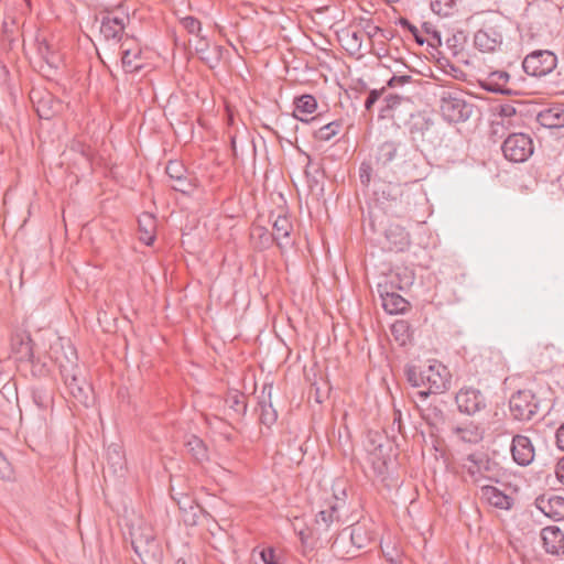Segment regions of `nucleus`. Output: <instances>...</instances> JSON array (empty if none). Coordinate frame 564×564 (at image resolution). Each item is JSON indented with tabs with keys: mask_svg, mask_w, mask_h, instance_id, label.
<instances>
[{
	"mask_svg": "<svg viewBox=\"0 0 564 564\" xmlns=\"http://www.w3.org/2000/svg\"><path fill=\"white\" fill-rule=\"evenodd\" d=\"M509 79L510 75L505 70L490 72L486 79L484 80L482 87L491 93L511 95L513 93V89L507 86Z\"/></svg>",
	"mask_w": 564,
	"mask_h": 564,
	"instance_id": "20",
	"label": "nucleus"
},
{
	"mask_svg": "<svg viewBox=\"0 0 564 564\" xmlns=\"http://www.w3.org/2000/svg\"><path fill=\"white\" fill-rule=\"evenodd\" d=\"M276 411L272 408L271 404H261L260 421L262 424L270 426L276 421Z\"/></svg>",
	"mask_w": 564,
	"mask_h": 564,
	"instance_id": "39",
	"label": "nucleus"
},
{
	"mask_svg": "<svg viewBox=\"0 0 564 564\" xmlns=\"http://www.w3.org/2000/svg\"><path fill=\"white\" fill-rule=\"evenodd\" d=\"M171 186L173 189L178 191L184 194L189 193L193 188V185L186 175H183L180 178H176Z\"/></svg>",
	"mask_w": 564,
	"mask_h": 564,
	"instance_id": "44",
	"label": "nucleus"
},
{
	"mask_svg": "<svg viewBox=\"0 0 564 564\" xmlns=\"http://www.w3.org/2000/svg\"><path fill=\"white\" fill-rule=\"evenodd\" d=\"M197 41L195 43V51L198 55H200L202 53H207L208 52V47H209V42L206 40L205 36H197Z\"/></svg>",
	"mask_w": 564,
	"mask_h": 564,
	"instance_id": "51",
	"label": "nucleus"
},
{
	"mask_svg": "<svg viewBox=\"0 0 564 564\" xmlns=\"http://www.w3.org/2000/svg\"><path fill=\"white\" fill-rule=\"evenodd\" d=\"M538 121L541 126L549 129H560L564 127V106L553 105L541 110L538 115Z\"/></svg>",
	"mask_w": 564,
	"mask_h": 564,
	"instance_id": "21",
	"label": "nucleus"
},
{
	"mask_svg": "<svg viewBox=\"0 0 564 564\" xmlns=\"http://www.w3.org/2000/svg\"><path fill=\"white\" fill-rule=\"evenodd\" d=\"M39 52L46 59L47 63H53V61H51V58L48 57L50 46L47 44H40Z\"/></svg>",
	"mask_w": 564,
	"mask_h": 564,
	"instance_id": "56",
	"label": "nucleus"
},
{
	"mask_svg": "<svg viewBox=\"0 0 564 564\" xmlns=\"http://www.w3.org/2000/svg\"><path fill=\"white\" fill-rule=\"evenodd\" d=\"M349 538L351 545L358 551L367 547L372 541V533L365 523L357 522L346 529L337 536L332 545L335 554L355 557L356 554L344 550L345 539Z\"/></svg>",
	"mask_w": 564,
	"mask_h": 564,
	"instance_id": "3",
	"label": "nucleus"
},
{
	"mask_svg": "<svg viewBox=\"0 0 564 564\" xmlns=\"http://www.w3.org/2000/svg\"><path fill=\"white\" fill-rule=\"evenodd\" d=\"M293 230V225L290 218L285 215H279L273 221V232L272 238L273 241L276 242L279 248L289 247L292 245L291 232Z\"/></svg>",
	"mask_w": 564,
	"mask_h": 564,
	"instance_id": "17",
	"label": "nucleus"
},
{
	"mask_svg": "<svg viewBox=\"0 0 564 564\" xmlns=\"http://www.w3.org/2000/svg\"><path fill=\"white\" fill-rule=\"evenodd\" d=\"M226 404L237 414L243 415L247 411L246 395L237 390L229 391L226 395Z\"/></svg>",
	"mask_w": 564,
	"mask_h": 564,
	"instance_id": "33",
	"label": "nucleus"
},
{
	"mask_svg": "<svg viewBox=\"0 0 564 564\" xmlns=\"http://www.w3.org/2000/svg\"><path fill=\"white\" fill-rule=\"evenodd\" d=\"M32 400L39 409H47L53 402L52 391L44 387H34L32 389Z\"/></svg>",
	"mask_w": 564,
	"mask_h": 564,
	"instance_id": "34",
	"label": "nucleus"
},
{
	"mask_svg": "<svg viewBox=\"0 0 564 564\" xmlns=\"http://www.w3.org/2000/svg\"><path fill=\"white\" fill-rule=\"evenodd\" d=\"M371 174L372 166L367 162H362L359 166V180L364 186L368 187L370 185L372 181Z\"/></svg>",
	"mask_w": 564,
	"mask_h": 564,
	"instance_id": "43",
	"label": "nucleus"
},
{
	"mask_svg": "<svg viewBox=\"0 0 564 564\" xmlns=\"http://www.w3.org/2000/svg\"><path fill=\"white\" fill-rule=\"evenodd\" d=\"M140 240L150 246L154 241L155 219L150 214H143L139 220Z\"/></svg>",
	"mask_w": 564,
	"mask_h": 564,
	"instance_id": "29",
	"label": "nucleus"
},
{
	"mask_svg": "<svg viewBox=\"0 0 564 564\" xmlns=\"http://www.w3.org/2000/svg\"><path fill=\"white\" fill-rule=\"evenodd\" d=\"M108 466L115 474L122 473L126 468V457L121 445L110 444L106 451Z\"/></svg>",
	"mask_w": 564,
	"mask_h": 564,
	"instance_id": "27",
	"label": "nucleus"
},
{
	"mask_svg": "<svg viewBox=\"0 0 564 564\" xmlns=\"http://www.w3.org/2000/svg\"><path fill=\"white\" fill-rule=\"evenodd\" d=\"M382 300V306L389 314L404 313L409 306V303L398 293L386 292L380 293Z\"/></svg>",
	"mask_w": 564,
	"mask_h": 564,
	"instance_id": "26",
	"label": "nucleus"
},
{
	"mask_svg": "<svg viewBox=\"0 0 564 564\" xmlns=\"http://www.w3.org/2000/svg\"><path fill=\"white\" fill-rule=\"evenodd\" d=\"M541 540L547 554L564 555V532L556 525L545 527L541 530Z\"/></svg>",
	"mask_w": 564,
	"mask_h": 564,
	"instance_id": "15",
	"label": "nucleus"
},
{
	"mask_svg": "<svg viewBox=\"0 0 564 564\" xmlns=\"http://www.w3.org/2000/svg\"><path fill=\"white\" fill-rule=\"evenodd\" d=\"M447 73L451 74L454 78H458L459 74H463V72L454 65H449V70H447Z\"/></svg>",
	"mask_w": 564,
	"mask_h": 564,
	"instance_id": "57",
	"label": "nucleus"
},
{
	"mask_svg": "<svg viewBox=\"0 0 564 564\" xmlns=\"http://www.w3.org/2000/svg\"><path fill=\"white\" fill-rule=\"evenodd\" d=\"M557 65V57L551 51H534L528 54L523 62V70L534 77L545 76L554 70Z\"/></svg>",
	"mask_w": 564,
	"mask_h": 564,
	"instance_id": "8",
	"label": "nucleus"
},
{
	"mask_svg": "<svg viewBox=\"0 0 564 564\" xmlns=\"http://www.w3.org/2000/svg\"><path fill=\"white\" fill-rule=\"evenodd\" d=\"M421 379L425 380L427 390L419 391L417 394L420 398L425 399L432 393H442L449 389L452 375L446 366L435 361L424 370H421Z\"/></svg>",
	"mask_w": 564,
	"mask_h": 564,
	"instance_id": "4",
	"label": "nucleus"
},
{
	"mask_svg": "<svg viewBox=\"0 0 564 564\" xmlns=\"http://www.w3.org/2000/svg\"><path fill=\"white\" fill-rule=\"evenodd\" d=\"M409 210H410L409 207H400V208H398V206H395V208H393V213L395 215H398V216H403V215L408 214Z\"/></svg>",
	"mask_w": 564,
	"mask_h": 564,
	"instance_id": "58",
	"label": "nucleus"
},
{
	"mask_svg": "<svg viewBox=\"0 0 564 564\" xmlns=\"http://www.w3.org/2000/svg\"><path fill=\"white\" fill-rule=\"evenodd\" d=\"M501 150L508 161L522 163L533 154V141L525 133H511L503 141Z\"/></svg>",
	"mask_w": 564,
	"mask_h": 564,
	"instance_id": "6",
	"label": "nucleus"
},
{
	"mask_svg": "<svg viewBox=\"0 0 564 564\" xmlns=\"http://www.w3.org/2000/svg\"><path fill=\"white\" fill-rule=\"evenodd\" d=\"M65 386L69 394L76 402L88 406L91 400V388L84 380H79L75 375L65 377Z\"/></svg>",
	"mask_w": 564,
	"mask_h": 564,
	"instance_id": "18",
	"label": "nucleus"
},
{
	"mask_svg": "<svg viewBox=\"0 0 564 564\" xmlns=\"http://www.w3.org/2000/svg\"><path fill=\"white\" fill-rule=\"evenodd\" d=\"M454 434L463 442L476 444L482 440V432L478 426L473 424L466 426H457L453 430Z\"/></svg>",
	"mask_w": 564,
	"mask_h": 564,
	"instance_id": "32",
	"label": "nucleus"
},
{
	"mask_svg": "<svg viewBox=\"0 0 564 564\" xmlns=\"http://www.w3.org/2000/svg\"><path fill=\"white\" fill-rule=\"evenodd\" d=\"M131 545L142 564H162L163 550L149 525L131 527Z\"/></svg>",
	"mask_w": 564,
	"mask_h": 564,
	"instance_id": "1",
	"label": "nucleus"
},
{
	"mask_svg": "<svg viewBox=\"0 0 564 564\" xmlns=\"http://www.w3.org/2000/svg\"><path fill=\"white\" fill-rule=\"evenodd\" d=\"M494 465L495 463L482 452H475L462 458V468L473 478L474 482L486 479Z\"/></svg>",
	"mask_w": 564,
	"mask_h": 564,
	"instance_id": "9",
	"label": "nucleus"
},
{
	"mask_svg": "<svg viewBox=\"0 0 564 564\" xmlns=\"http://www.w3.org/2000/svg\"><path fill=\"white\" fill-rule=\"evenodd\" d=\"M511 454L519 466H528L534 459V446L525 435H514L511 442Z\"/></svg>",
	"mask_w": 564,
	"mask_h": 564,
	"instance_id": "14",
	"label": "nucleus"
},
{
	"mask_svg": "<svg viewBox=\"0 0 564 564\" xmlns=\"http://www.w3.org/2000/svg\"><path fill=\"white\" fill-rule=\"evenodd\" d=\"M398 102H399V97H397V96H391V98L388 99L389 107H392L393 105H395Z\"/></svg>",
	"mask_w": 564,
	"mask_h": 564,
	"instance_id": "59",
	"label": "nucleus"
},
{
	"mask_svg": "<svg viewBox=\"0 0 564 564\" xmlns=\"http://www.w3.org/2000/svg\"><path fill=\"white\" fill-rule=\"evenodd\" d=\"M538 362L543 370L564 366V350L554 344H547L539 352Z\"/></svg>",
	"mask_w": 564,
	"mask_h": 564,
	"instance_id": "19",
	"label": "nucleus"
},
{
	"mask_svg": "<svg viewBox=\"0 0 564 564\" xmlns=\"http://www.w3.org/2000/svg\"><path fill=\"white\" fill-rule=\"evenodd\" d=\"M406 378H408V381H409L413 387H421V386H425V380H422V379H421V371H417L414 367L409 368V369L406 370Z\"/></svg>",
	"mask_w": 564,
	"mask_h": 564,
	"instance_id": "45",
	"label": "nucleus"
},
{
	"mask_svg": "<svg viewBox=\"0 0 564 564\" xmlns=\"http://www.w3.org/2000/svg\"><path fill=\"white\" fill-rule=\"evenodd\" d=\"M511 416L517 421H530L538 413L539 401L530 390H519L509 400Z\"/></svg>",
	"mask_w": 564,
	"mask_h": 564,
	"instance_id": "7",
	"label": "nucleus"
},
{
	"mask_svg": "<svg viewBox=\"0 0 564 564\" xmlns=\"http://www.w3.org/2000/svg\"><path fill=\"white\" fill-rule=\"evenodd\" d=\"M251 239L254 240L257 247L267 249L273 243L272 235L262 226H256L251 230Z\"/></svg>",
	"mask_w": 564,
	"mask_h": 564,
	"instance_id": "35",
	"label": "nucleus"
},
{
	"mask_svg": "<svg viewBox=\"0 0 564 564\" xmlns=\"http://www.w3.org/2000/svg\"><path fill=\"white\" fill-rule=\"evenodd\" d=\"M187 452L197 463L208 459V451L205 443L197 436L191 435L185 443Z\"/></svg>",
	"mask_w": 564,
	"mask_h": 564,
	"instance_id": "30",
	"label": "nucleus"
},
{
	"mask_svg": "<svg viewBox=\"0 0 564 564\" xmlns=\"http://www.w3.org/2000/svg\"><path fill=\"white\" fill-rule=\"evenodd\" d=\"M402 148V144L397 141H386L381 143L376 151V163L381 166H387L400 155Z\"/></svg>",
	"mask_w": 564,
	"mask_h": 564,
	"instance_id": "22",
	"label": "nucleus"
},
{
	"mask_svg": "<svg viewBox=\"0 0 564 564\" xmlns=\"http://www.w3.org/2000/svg\"><path fill=\"white\" fill-rule=\"evenodd\" d=\"M441 113L448 122H465L473 113L474 106L460 91H443L441 95Z\"/></svg>",
	"mask_w": 564,
	"mask_h": 564,
	"instance_id": "2",
	"label": "nucleus"
},
{
	"mask_svg": "<svg viewBox=\"0 0 564 564\" xmlns=\"http://www.w3.org/2000/svg\"><path fill=\"white\" fill-rule=\"evenodd\" d=\"M411 79H412V77L409 75H401V76L394 75L388 80V86L391 88L403 86V85L410 83Z\"/></svg>",
	"mask_w": 564,
	"mask_h": 564,
	"instance_id": "48",
	"label": "nucleus"
},
{
	"mask_svg": "<svg viewBox=\"0 0 564 564\" xmlns=\"http://www.w3.org/2000/svg\"><path fill=\"white\" fill-rule=\"evenodd\" d=\"M481 495L488 503L496 508L509 509L511 506L510 498L494 486H482Z\"/></svg>",
	"mask_w": 564,
	"mask_h": 564,
	"instance_id": "28",
	"label": "nucleus"
},
{
	"mask_svg": "<svg viewBox=\"0 0 564 564\" xmlns=\"http://www.w3.org/2000/svg\"><path fill=\"white\" fill-rule=\"evenodd\" d=\"M339 521V501L329 505L327 509L321 510L316 516V524L323 525L324 529H328L330 524Z\"/></svg>",
	"mask_w": 564,
	"mask_h": 564,
	"instance_id": "31",
	"label": "nucleus"
},
{
	"mask_svg": "<svg viewBox=\"0 0 564 564\" xmlns=\"http://www.w3.org/2000/svg\"><path fill=\"white\" fill-rule=\"evenodd\" d=\"M294 118L308 122L303 116L312 115L317 109V101L312 95H302L294 99Z\"/></svg>",
	"mask_w": 564,
	"mask_h": 564,
	"instance_id": "25",
	"label": "nucleus"
},
{
	"mask_svg": "<svg viewBox=\"0 0 564 564\" xmlns=\"http://www.w3.org/2000/svg\"><path fill=\"white\" fill-rule=\"evenodd\" d=\"M12 350L20 361L33 364L34 354L32 348V340L29 336H15L12 339Z\"/></svg>",
	"mask_w": 564,
	"mask_h": 564,
	"instance_id": "24",
	"label": "nucleus"
},
{
	"mask_svg": "<svg viewBox=\"0 0 564 564\" xmlns=\"http://www.w3.org/2000/svg\"><path fill=\"white\" fill-rule=\"evenodd\" d=\"M121 63L124 72L135 73L142 68L141 51L139 47L127 46V41L121 44Z\"/></svg>",
	"mask_w": 564,
	"mask_h": 564,
	"instance_id": "23",
	"label": "nucleus"
},
{
	"mask_svg": "<svg viewBox=\"0 0 564 564\" xmlns=\"http://www.w3.org/2000/svg\"><path fill=\"white\" fill-rule=\"evenodd\" d=\"M517 115V109L511 104H503L499 106L498 116L501 118L502 124H510L511 118Z\"/></svg>",
	"mask_w": 564,
	"mask_h": 564,
	"instance_id": "40",
	"label": "nucleus"
},
{
	"mask_svg": "<svg viewBox=\"0 0 564 564\" xmlns=\"http://www.w3.org/2000/svg\"><path fill=\"white\" fill-rule=\"evenodd\" d=\"M261 557L265 564H279L273 549L263 550Z\"/></svg>",
	"mask_w": 564,
	"mask_h": 564,
	"instance_id": "52",
	"label": "nucleus"
},
{
	"mask_svg": "<svg viewBox=\"0 0 564 564\" xmlns=\"http://www.w3.org/2000/svg\"><path fill=\"white\" fill-rule=\"evenodd\" d=\"M12 470L10 463L7 460V458L2 455L0 452V477L2 479H9L11 477Z\"/></svg>",
	"mask_w": 564,
	"mask_h": 564,
	"instance_id": "47",
	"label": "nucleus"
},
{
	"mask_svg": "<svg viewBox=\"0 0 564 564\" xmlns=\"http://www.w3.org/2000/svg\"><path fill=\"white\" fill-rule=\"evenodd\" d=\"M382 195L383 197H391L393 200H397L398 197L401 198V203L403 202V199L405 200V203L409 205L410 204V200H411V195L406 194H402V193H398V188L397 187H391L389 186V193H386L384 191H382Z\"/></svg>",
	"mask_w": 564,
	"mask_h": 564,
	"instance_id": "46",
	"label": "nucleus"
},
{
	"mask_svg": "<svg viewBox=\"0 0 564 564\" xmlns=\"http://www.w3.org/2000/svg\"><path fill=\"white\" fill-rule=\"evenodd\" d=\"M82 153H83L85 156H87V158H88V153L85 151V149H84V148H82Z\"/></svg>",
	"mask_w": 564,
	"mask_h": 564,
	"instance_id": "60",
	"label": "nucleus"
},
{
	"mask_svg": "<svg viewBox=\"0 0 564 564\" xmlns=\"http://www.w3.org/2000/svg\"><path fill=\"white\" fill-rule=\"evenodd\" d=\"M408 330V325L405 322H397L392 325V333L393 334H401L404 335Z\"/></svg>",
	"mask_w": 564,
	"mask_h": 564,
	"instance_id": "53",
	"label": "nucleus"
},
{
	"mask_svg": "<svg viewBox=\"0 0 564 564\" xmlns=\"http://www.w3.org/2000/svg\"><path fill=\"white\" fill-rule=\"evenodd\" d=\"M400 25L404 29H408L414 35L417 43H424L423 39L419 36V30L413 24H411L406 19H400Z\"/></svg>",
	"mask_w": 564,
	"mask_h": 564,
	"instance_id": "50",
	"label": "nucleus"
},
{
	"mask_svg": "<svg viewBox=\"0 0 564 564\" xmlns=\"http://www.w3.org/2000/svg\"><path fill=\"white\" fill-rule=\"evenodd\" d=\"M341 128L340 121H332L329 123L324 124L321 127L316 133L315 137L321 141H329L333 137H335Z\"/></svg>",
	"mask_w": 564,
	"mask_h": 564,
	"instance_id": "37",
	"label": "nucleus"
},
{
	"mask_svg": "<svg viewBox=\"0 0 564 564\" xmlns=\"http://www.w3.org/2000/svg\"><path fill=\"white\" fill-rule=\"evenodd\" d=\"M556 444L564 452V423L556 431Z\"/></svg>",
	"mask_w": 564,
	"mask_h": 564,
	"instance_id": "55",
	"label": "nucleus"
},
{
	"mask_svg": "<svg viewBox=\"0 0 564 564\" xmlns=\"http://www.w3.org/2000/svg\"><path fill=\"white\" fill-rule=\"evenodd\" d=\"M459 412L473 415L486 406L484 394L473 387L462 388L455 397Z\"/></svg>",
	"mask_w": 564,
	"mask_h": 564,
	"instance_id": "10",
	"label": "nucleus"
},
{
	"mask_svg": "<svg viewBox=\"0 0 564 564\" xmlns=\"http://www.w3.org/2000/svg\"><path fill=\"white\" fill-rule=\"evenodd\" d=\"M456 8V0H431V9L440 17L451 15Z\"/></svg>",
	"mask_w": 564,
	"mask_h": 564,
	"instance_id": "36",
	"label": "nucleus"
},
{
	"mask_svg": "<svg viewBox=\"0 0 564 564\" xmlns=\"http://www.w3.org/2000/svg\"><path fill=\"white\" fill-rule=\"evenodd\" d=\"M221 52H223V47L216 45L212 50L208 47V52L207 53H202L199 55V57L210 68H215L219 64V62H220Z\"/></svg>",
	"mask_w": 564,
	"mask_h": 564,
	"instance_id": "38",
	"label": "nucleus"
},
{
	"mask_svg": "<svg viewBox=\"0 0 564 564\" xmlns=\"http://www.w3.org/2000/svg\"><path fill=\"white\" fill-rule=\"evenodd\" d=\"M166 174L172 181H175L185 175V167L177 161H170L166 165Z\"/></svg>",
	"mask_w": 564,
	"mask_h": 564,
	"instance_id": "42",
	"label": "nucleus"
},
{
	"mask_svg": "<svg viewBox=\"0 0 564 564\" xmlns=\"http://www.w3.org/2000/svg\"><path fill=\"white\" fill-rule=\"evenodd\" d=\"M555 474L558 481L564 485V457L557 462Z\"/></svg>",
	"mask_w": 564,
	"mask_h": 564,
	"instance_id": "54",
	"label": "nucleus"
},
{
	"mask_svg": "<svg viewBox=\"0 0 564 564\" xmlns=\"http://www.w3.org/2000/svg\"><path fill=\"white\" fill-rule=\"evenodd\" d=\"M411 245L410 234L398 224H390L384 229V247L389 251L402 252Z\"/></svg>",
	"mask_w": 564,
	"mask_h": 564,
	"instance_id": "12",
	"label": "nucleus"
},
{
	"mask_svg": "<svg viewBox=\"0 0 564 564\" xmlns=\"http://www.w3.org/2000/svg\"><path fill=\"white\" fill-rule=\"evenodd\" d=\"M536 508L546 517L561 520L564 519V498L552 495L550 497L540 496L535 500Z\"/></svg>",
	"mask_w": 564,
	"mask_h": 564,
	"instance_id": "16",
	"label": "nucleus"
},
{
	"mask_svg": "<svg viewBox=\"0 0 564 564\" xmlns=\"http://www.w3.org/2000/svg\"><path fill=\"white\" fill-rule=\"evenodd\" d=\"M128 21V15L119 17L108 12L101 18L100 33L107 41L120 42Z\"/></svg>",
	"mask_w": 564,
	"mask_h": 564,
	"instance_id": "13",
	"label": "nucleus"
},
{
	"mask_svg": "<svg viewBox=\"0 0 564 564\" xmlns=\"http://www.w3.org/2000/svg\"><path fill=\"white\" fill-rule=\"evenodd\" d=\"M383 89L381 90H378V89H373L369 93L366 101H365V108L367 110H370L371 107L376 104V101L379 99V97L381 96Z\"/></svg>",
	"mask_w": 564,
	"mask_h": 564,
	"instance_id": "49",
	"label": "nucleus"
},
{
	"mask_svg": "<svg viewBox=\"0 0 564 564\" xmlns=\"http://www.w3.org/2000/svg\"><path fill=\"white\" fill-rule=\"evenodd\" d=\"M181 23L188 33L195 34L196 36L200 35L202 24L196 18L185 17L182 19Z\"/></svg>",
	"mask_w": 564,
	"mask_h": 564,
	"instance_id": "41",
	"label": "nucleus"
},
{
	"mask_svg": "<svg viewBox=\"0 0 564 564\" xmlns=\"http://www.w3.org/2000/svg\"><path fill=\"white\" fill-rule=\"evenodd\" d=\"M503 42V35L499 28L484 25L474 35L476 48L484 53H492L500 48Z\"/></svg>",
	"mask_w": 564,
	"mask_h": 564,
	"instance_id": "11",
	"label": "nucleus"
},
{
	"mask_svg": "<svg viewBox=\"0 0 564 564\" xmlns=\"http://www.w3.org/2000/svg\"><path fill=\"white\" fill-rule=\"evenodd\" d=\"M411 139L420 147H437L442 143L440 127L430 118L419 116L410 127Z\"/></svg>",
	"mask_w": 564,
	"mask_h": 564,
	"instance_id": "5",
	"label": "nucleus"
}]
</instances>
